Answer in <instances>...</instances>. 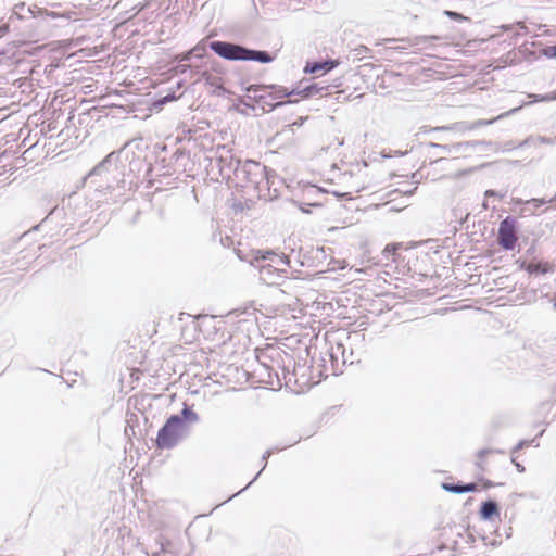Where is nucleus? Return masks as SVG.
<instances>
[{
  "instance_id": "f257e3e1",
  "label": "nucleus",
  "mask_w": 556,
  "mask_h": 556,
  "mask_svg": "<svg viewBox=\"0 0 556 556\" xmlns=\"http://www.w3.org/2000/svg\"><path fill=\"white\" fill-rule=\"evenodd\" d=\"M197 420L198 415L188 407L181 410V415L170 416L157 433V447L162 450L174 447L186 432L185 421L195 422Z\"/></svg>"
},
{
  "instance_id": "f03ea898",
  "label": "nucleus",
  "mask_w": 556,
  "mask_h": 556,
  "mask_svg": "<svg viewBox=\"0 0 556 556\" xmlns=\"http://www.w3.org/2000/svg\"><path fill=\"white\" fill-rule=\"evenodd\" d=\"M211 49L219 56L226 60L232 61H245L252 60L261 63H269L274 60L265 51H254L245 49L241 46L225 42V41H213L210 45Z\"/></svg>"
},
{
  "instance_id": "7ed1b4c3",
  "label": "nucleus",
  "mask_w": 556,
  "mask_h": 556,
  "mask_svg": "<svg viewBox=\"0 0 556 556\" xmlns=\"http://www.w3.org/2000/svg\"><path fill=\"white\" fill-rule=\"evenodd\" d=\"M343 178L348 184V190L342 193L343 195L357 193L367 188L371 181L368 165L365 162L354 164L349 173L343 174Z\"/></svg>"
},
{
  "instance_id": "20e7f679",
  "label": "nucleus",
  "mask_w": 556,
  "mask_h": 556,
  "mask_svg": "<svg viewBox=\"0 0 556 556\" xmlns=\"http://www.w3.org/2000/svg\"><path fill=\"white\" fill-rule=\"evenodd\" d=\"M516 222L507 217L501 222L498 227L497 241L505 250H513L517 243Z\"/></svg>"
},
{
  "instance_id": "39448f33",
  "label": "nucleus",
  "mask_w": 556,
  "mask_h": 556,
  "mask_svg": "<svg viewBox=\"0 0 556 556\" xmlns=\"http://www.w3.org/2000/svg\"><path fill=\"white\" fill-rule=\"evenodd\" d=\"M517 264L520 269L526 270L529 275H546L554 271V264L548 261L532 258L530 261L518 260Z\"/></svg>"
},
{
  "instance_id": "423d86ee",
  "label": "nucleus",
  "mask_w": 556,
  "mask_h": 556,
  "mask_svg": "<svg viewBox=\"0 0 556 556\" xmlns=\"http://www.w3.org/2000/svg\"><path fill=\"white\" fill-rule=\"evenodd\" d=\"M253 256V260H252V263L253 262H258V261H266V260H269L271 263H274L276 266H287L289 265V260L288 257L285 255V254H278L274 251H261V250H257L255 252H253L252 254Z\"/></svg>"
},
{
  "instance_id": "0eeeda50",
  "label": "nucleus",
  "mask_w": 556,
  "mask_h": 556,
  "mask_svg": "<svg viewBox=\"0 0 556 556\" xmlns=\"http://www.w3.org/2000/svg\"><path fill=\"white\" fill-rule=\"evenodd\" d=\"M339 65V61L330 60L325 62L307 63L304 71L305 73L318 74L327 73Z\"/></svg>"
},
{
  "instance_id": "6e6552de",
  "label": "nucleus",
  "mask_w": 556,
  "mask_h": 556,
  "mask_svg": "<svg viewBox=\"0 0 556 556\" xmlns=\"http://www.w3.org/2000/svg\"><path fill=\"white\" fill-rule=\"evenodd\" d=\"M442 488L445 491L452 492V493H465V492H473L477 490L476 483H468V484H453L444 482L442 483Z\"/></svg>"
},
{
  "instance_id": "1a4fd4ad",
  "label": "nucleus",
  "mask_w": 556,
  "mask_h": 556,
  "mask_svg": "<svg viewBox=\"0 0 556 556\" xmlns=\"http://www.w3.org/2000/svg\"><path fill=\"white\" fill-rule=\"evenodd\" d=\"M481 516L484 519H491L493 516H498L496 503L492 501L483 503L481 507Z\"/></svg>"
},
{
  "instance_id": "9d476101",
  "label": "nucleus",
  "mask_w": 556,
  "mask_h": 556,
  "mask_svg": "<svg viewBox=\"0 0 556 556\" xmlns=\"http://www.w3.org/2000/svg\"><path fill=\"white\" fill-rule=\"evenodd\" d=\"M444 14L454 21H458V22L469 21V18L467 16H465L460 13L454 12V11L446 10V11H444Z\"/></svg>"
},
{
  "instance_id": "9b49d317",
  "label": "nucleus",
  "mask_w": 556,
  "mask_h": 556,
  "mask_svg": "<svg viewBox=\"0 0 556 556\" xmlns=\"http://www.w3.org/2000/svg\"><path fill=\"white\" fill-rule=\"evenodd\" d=\"M324 87H318L317 85H311L308 86L305 91L307 92V96H313L319 93Z\"/></svg>"
},
{
  "instance_id": "f8f14e48",
  "label": "nucleus",
  "mask_w": 556,
  "mask_h": 556,
  "mask_svg": "<svg viewBox=\"0 0 556 556\" xmlns=\"http://www.w3.org/2000/svg\"><path fill=\"white\" fill-rule=\"evenodd\" d=\"M400 248V244H395V243H392V244H388L386 248H384V253H388V254H392L394 255L396 253V251L399 250Z\"/></svg>"
},
{
  "instance_id": "ddd939ff",
  "label": "nucleus",
  "mask_w": 556,
  "mask_h": 556,
  "mask_svg": "<svg viewBox=\"0 0 556 556\" xmlns=\"http://www.w3.org/2000/svg\"><path fill=\"white\" fill-rule=\"evenodd\" d=\"M262 93L260 94V98H266L267 96H271V92L267 88L261 89Z\"/></svg>"
},
{
  "instance_id": "4468645a",
  "label": "nucleus",
  "mask_w": 556,
  "mask_h": 556,
  "mask_svg": "<svg viewBox=\"0 0 556 556\" xmlns=\"http://www.w3.org/2000/svg\"><path fill=\"white\" fill-rule=\"evenodd\" d=\"M311 193H317V194H320V190L319 189H315V188H311L309 190H307V194H311Z\"/></svg>"
},
{
  "instance_id": "2eb2a0df",
  "label": "nucleus",
  "mask_w": 556,
  "mask_h": 556,
  "mask_svg": "<svg viewBox=\"0 0 556 556\" xmlns=\"http://www.w3.org/2000/svg\"><path fill=\"white\" fill-rule=\"evenodd\" d=\"M543 100H556V93H554L553 96H546L543 98Z\"/></svg>"
},
{
  "instance_id": "dca6fc26",
  "label": "nucleus",
  "mask_w": 556,
  "mask_h": 556,
  "mask_svg": "<svg viewBox=\"0 0 556 556\" xmlns=\"http://www.w3.org/2000/svg\"><path fill=\"white\" fill-rule=\"evenodd\" d=\"M513 462L515 463L516 467L518 468V470H519L520 472H522V471L525 470V469H523V467H521V466H520V464H519V463H517L515 459H513Z\"/></svg>"
},
{
  "instance_id": "f3484780",
  "label": "nucleus",
  "mask_w": 556,
  "mask_h": 556,
  "mask_svg": "<svg viewBox=\"0 0 556 556\" xmlns=\"http://www.w3.org/2000/svg\"><path fill=\"white\" fill-rule=\"evenodd\" d=\"M270 269V265H262L261 266V271H264V270H268L269 271Z\"/></svg>"
},
{
  "instance_id": "a211bd4d",
  "label": "nucleus",
  "mask_w": 556,
  "mask_h": 556,
  "mask_svg": "<svg viewBox=\"0 0 556 556\" xmlns=\"http://www.w3.org/2000/svg\"><path fill=\"white\" fill-rule=\"evenodd\" d=\"M447 129H451L450 127H437V128H433L432 130H447Z\"/></svg>"
},
{
  "instance_id": "6ab92c4d",
  "label": "nucleus",
  "mask_w": 556,
  "mask_h": 556,
  "mask_svg": "<svg viewBox=\"0 0 556 556\" xmlns=\"http://www.w3.org/2000/svg\"><path fill=\"white\" fill-rule=\"evenodd\" d=\"M173 99H174V97H170V98H169V97H165V98H164V100H163V102L170 101V100H173Z\"/></svg>"
},
{
  "instance_id": "aec40b11",
  "label": "nucleus",
  "mask_w": 556,
  "mask_h": 556,
  "mask_svg": "<svg viewBox=\"0 0 556 556\" xmlns=\"http://www.w3.org/2000/svg\"><path fill=\"white\" fill-rule=\"evenodd\" d=\"M280 103H281V102H275V103H271V102H270V103H268V104H269L270 106H273V108H274V106H276V105L280 104Z\"/></svg>"
},
{
  "instance_id": "412c9836",
  "label": "nucleus",
  "mask_w": 556,
  "mask_h": 556,
  "mask_svg": "<svg viewBox=\"0 0 556 556\" xmlns=\"http://www.w3.org/2000/svg\"><path fill=\"white\" fill-rule=\"evenodd\" d=\"M304 204H309V205H313V206L319 205V203H309V202H304Z\"/></svg>"
},
{
  "instance_id": "4be33fe9",
  "label": "nucleus",
  "mask_w": 556,
  "mask_h": 556,
  "mask_svg": "<svg viewBox=\"0 0 556 556\" xmlns=\"http://www.w3.org/2000/svg\"><path fill=\"white\" fill-rule=\"evenodd\" d=\"M552 50H553V55L556 56V46L552 47Z\"/></svg>"
},
{
  "instance_id": "5701e85b",
  "label": "nucleus",
  "mask_w": 556,
  "mask_h": 556,
  "mask_svg": "<svg viewBox=\"0 0 556 556\" xmlns=\"http://www.w3.org/2000/svg\"><path fill=\"white\" fill-rule=\"evenodd\" d=\"M203 76H206V81H210V78H211L210 75H207L206 73H203Z\"/></svg>"
},
{
  "instance_id": "b1692460",
  "label": "nucleus",
  "mask_w": 556,
  "mask_h": 556,
  "mask_svg": "<svg viewBox=\"0 0 556 556\" xmlns=\"http://www.w3.org/2000/svg\"><path fill=\"white\" fill-rule=\"evenodd\" d=\"M523 447H525V443H520V444L518 445V448H523Z\"/></svg>"
},
{
  "instance_id": "393cba45",
  "label": "nucleus",
  "mask_w": 556,
  "mask_h": 556,
  "mask_svg": "<svg viewBox=\"0 0 556 556\" xmlns=\"http://www.w3.org/2000/svg\"><path fill=\"white\" fill-rule=\"evenodd\" d=\"M431 147H440L439 144L437 143H430Z\"/></svg>"
}]
</instances>
